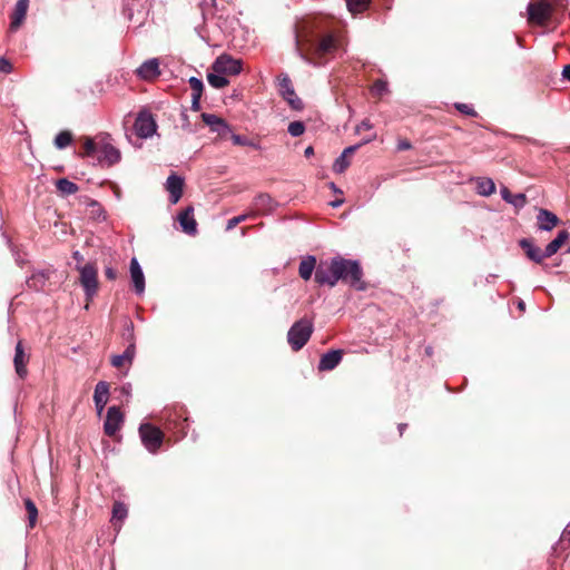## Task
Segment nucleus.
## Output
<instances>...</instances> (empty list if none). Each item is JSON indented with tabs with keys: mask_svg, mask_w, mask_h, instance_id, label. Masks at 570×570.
Masks as SVG:
<instances>
[{
	"mask_svg": "<svg viewBox=\"0 0 570 570\" xmlns=\"http://www.w3.org/2000/svg\"><path fill=\"white\" fill-rule=\"evenodd\" d=\"M362 269L356 261L335 257L331 261L321 262L315 272V282L320 285L333 287L340 279L350 283L358 289L361 285Z\"/></svg>",
	"mask_w": 570,
	"mask_h": 570,
	"instance_id": "1",
	"label": "nucleus"
},
{
	"mask_svg": "<svg viewBox=\"0 0 570 570\" xmlns=\"http://www.w3.org/2000/svg\"><path fill=\"white\" fill-rule=\"evenodd\" d=\"M295 39L299 57L308 63H321L323 58L333 55L340 48L338 41L332 35L316 39L306 32L297 31Z\"/></svg>",
	"mask_w": 570,
	"mask_h": 570,
	"instance_id": "2",
	"label": "nucleus"
},
{
	"mask_svg": "<svg viewBox=\"0 0 570 570\" xmlns=\"http://www.w3.org/2000/svg\"><path fill=\"white\" fill-rule=\"evenodd\" d=\"M313 333V323L307 318L295 322L287 333V341L294 351H299Z\"/></svg>",
	"mask_w": 570,
	"mask_h": 570,
	"instance_id": "3",
	"label": "nucleus"
},
{
	"mask_svg": "<svg viewBox=\"0 0 570 570\" xmlns=\"http://www.w3.org/2000/svg\"><path fill=\"white\" fill-rule=\"evenodd\" d=\"M80 273V284L85 289L88 298L97 293L98 289V271L94 264L77 265Z\"/></svg>",
	"mask_w": 570,
	"mask_h": 570,
	"instance_id": "4",
	"label": "nucleus"
},
{
	"mask_svg": "<svg viewBox=\"0 0 570 570\" xmlns=\"http://www.w3.org/2000/svg\"><path fill=\"white\" fill-rule=\"evenodd\" d=\"M139 433L142 444L149 452L155 453L160 448L164 434L159 429L150 424H141Z\"/></svg>",
	"mask_w": 570,
	"mask_h": 570,
	"instance_id": "5",
	"label": "nucleus"
},
{
	"mask_svg": "<svg viewBox=\"0 0 570 570\" xmlns=\"http://www.w3.org/2000/svg\"><path fill=\"white\" fill-rule=\"evenodd\" d=\"M212 70L225 76H236L242 71V60L234 59L228 55H222L214 61Z\"/></svg>",
	"mask_w": 570,
	"mask_h": 570,
	"instance_id": "6",
	"label": "nucleus"
},
{
	"mask_svg": "<svg viewBox=\"0 0 570 570\" xmlns=\"http://www.w3.org/2000/svg\"><path fill=\"white\" fill-rule=\"evenodd\" d=\"M529 19L538 24H546L552 17L553 7L550 2L538 1L528 6Z\"/></svg>",
	"mask_w": 570,
	"mask_h": 570,
	"instance_id": "7",
	"label": "nucleus"
},
{
	"mask_svg": "<svg viewBox=\"0 0 570 570\" xmlns=\"http://www.w3.org/2000/svg\"><path fill=\"white\" fill-rule=\"evenodd\" d=\"M156 129L157 124L151 114L147 111L138 114L134 124V130L138 137L145 139L149 138L156 132Z\"/></svg>",
	"mask_w": 570,
	"mask_h": 570,
	"instance_id": "8",
	"label": "nucleus"
},
{
	"mask_svg": "<svg viewBox=\"0 0 570 570\" xmlns=\"http://www.w3.org/2000/svg\"><path fill=\"white\" fill-rule=\"evenodd\" d=\"M278 90L282 97L288 102V105L295 109L301 110L303 108L302 100L296 96L295 90L292 86V81L287 75H281L278 78Z\"/></svg>",
	"mask_w": 570,
	"mask_h": 570,
	"instance_id": "9",
	"label": "nucleus"
},
{
	"mask_svg": "<svg viewBox=\"0 0 570 570\" xmlns=\"http://www.w3.org/2000/svg\"><path fill=\"white\" fill-rule=\"evenodd\" d=\"M97 158L100 163L111 166L120 160L121 155L108 139L104 138L99 141Z\"/></svg>",
	"mask_w": 570,
	"mask_h": 570,
	"instance_id": "10",
	"label": "nucleus"
},
{
	"mask_svg": "<svg viewBox=\"0 0 570 570\" xmlns=\"http://www.w3.org/2000/svg\"><path fill=\"white\" fill-rule=\"evenodd\" d=\"M203 121L210 128L213 132H216L220 138H226L232 131L227 122L214 115V114H202Z\"/></svg>",
	"mask_w": 570,
	"mask_h": 570,
	"instance_id": "11",
	"label": "nucleus"
},
{
	"mask_svg": "<svg viewBox=\"0 0 570 570\" xmlns=\"http://www.w3.org/2000/svg\"><path fill=\"white\" fill-rule=\"evenodd\" d=\"M124 422V416L117 406H111L107 411L106 421L104 424L105 433L112 436L120 430Z\"/></svg>",
	"mask_w": 570,
	"mask_h": 570,
	"instance_id": "12",
	"label": "nucleus"
},
{
	"mask_svg": "<svg viewBox=\"0 0 570 570\" xmlns=\"http://www.w3.org/2000/svg\"><path fill=\"white\" fill-rule=\"evenodd\" d=\"M184 180L177 175H170L166 181V189L170 195V202L173 204L178 203L183 195Z\"/></svg>",
	"mask_w": 570,
	"mask_h": 570,
	"instance_id": "13",
	"label": "nucleus"
},
{
	"mask_svg": "<svg viewBox=\"0 0 570 570\" xmlns=\"http://www.w3.org/2000/svg\"><path fill=\"white\" fill-rule=\"evenodd\" d=\"M537 223L540 230L550 232L559 224V218L548 209L541 208L537 215Z\"/></svg>",
	"mask_w": 570,
	"mask_h": 570,
	"instance_id": "14",
	"label": "nucleus"
},
{
	"mask_svg": "<svg viewBox=\"0 0 570 570\" xmlns=\"http://www.w3.org/2000/svg\"><path fill=\"white\" fill-rule=\"evenodd\" d=\"M130 277L137 294H142L145 291V276L137 258L130 261Z\"/></svg>",
	"mask_w": 570,
	"mask_h": 570,
	"instance_id": "15",
	"label": "nucleus"
},
{
	"mask_svg": "<svg viewBox=\"0 0 570 570\" xmlns=\"http://www.w3.org/2000/svg\"><path fill=\"white\" fill-rule=\"evenodd\" d=\"M109 399V385L108 383L100 381L97 383L95 387L94 401L97 409L98 414L102 413L104 407L106 406Z\"/></svg>",
	"mask_w": 570,
	"mask_h": 570,
	"instance_id": "16",
	"label": "nucleus"
},
{
	"mask_svg": "<svg viewBox=\"0 0 570 570\" xmlns=\"http://www.w3.org/2000/svg\"><path fill=\"white\" fill-rule=\"evenodd\" d=\"M193 207L186 208L178 215V222L186 234L194 235L197 230V223L194 218Z\"/></svg>",
	"mask_w": 570,
	"mask_h": 570,
	"instance_id": "17",
	"label": "nucleus"
},
{
	"mask_svg": "<svg viewBox=\"0 0 570 570\" xmlns=\"http://www.w3.org/2000/svg\"><path fill=\"white\" fill-rule=\"evenodd\" d=\"M360 145L350 146L343 150V153L336 158L333 164V170L337 174H342L350 166V158L357 150Z\"/></svg>",
	"mask_w": 570,
	"mask_h": 570,
	"instance_id": "18",
	"label": "nucleus"
},
{
	"mask_svg": "<svg viewBox=\"0 0 570 570\" xmlns=\"http://www.w3.org/2000/svg\"><path fill=\"white\" fill-rule=\"evenodd\" d=\"M520 246L524 249L529 259L541 263L546 256V252L537 247L531 239L523 238L520 240Z\"/></svg>",
	"mask_w": 570,
	"mask_h": 570,
	"instance_id": "19",
	"label": "nucleus"
},
{
	"mask_svg": "<svg viewBox=\"0 0 570 570\" xmlns=\"http://www.w3.org/2000/svg\"><path fill=\"white\" fill-rule=\"evenodd\" d=\"M341 360H342L341 351H330L321 357L320 364H318V370L331 371L340 364Z\"/></svg>",
	"mask_w": 570,
	"mask_h": 570,
	"instance_id": "20",
	"label": "nucleus"
},
{
	"mask_svg": "<svg viewBox=\"0 0 570 570\" xmlns=\"http://www.w3.org/2000/svg\"><path fill=\"white\" fill-rule=\"evenodd\" d=\"M136 348L135 344L128 345L122 354L111 356V365L120 368L125 365L130 366L135 357Z\"/></svg>",
	"mask_w": 570,
	"mask_h": 570,
	"instance_id": "21",
	"label": "nucleus"
},
{
	"mask_svg": "<svg viewBox=\"0 0 570 570\" xmlns=\"http://www.w3.org/2000/svg\"><path fill=\"white\" fill-rule=\"evenodd\" d=\"M29 0H18L11 20V29L17 30L26 18Z\"/></svg>",
	"mask_w": 570,
	"mask_h": 570,
	"instance_id": "22",
	"label": "nucleus"
},
{
	"mask_svg": "<svg viewBox=\"0 0 570 570\" xmlns=\"http://www.w3.org/2000/svg\"><path fill=\"white\" fill-rule=\"evenodd\" d=\"M14 367L16 372L20 377H24L27 374L26 364L28 362V356L26 355L22 343L18 342L16 346V354H14Z\"/></svg>",
	"mask_w": 570,
	"mask_h": 570,
	"instance_id": "23",
	"label": "nucleus"
},
{
	"mask_svg": "<svg viewBox=\"0 0 570 570\" xmlns=\"http://www.w3.org/2000/svg\"><path fill=\"white\" fill-rule=\"evenodd\" d=\"M138 75L142 79H153L156 78L159 75V63L157 59H149L145 61L139 68H138Z\"/></svg>",
	"mask_w": 570,
	"mask_h": 570,
	"instance_id": "24",
	"label": "nucleus"
},
{
	"mask_svg": "<svg viewBox=\"0 0 570 570\" xmlns=\"http://www.w3.org/2000/svg\"><path fill=\"white\" fill-rule=\"evenodd\" d=\"M568 239L569 233L567 230L559 232L557 237L546 246L544 252L547 258L554 255Z\"/></svg>",
	"mask_w": 570,
	"mask_h": 570,
	"instance_id": "25",
	"label": "nucleus"
},
{
	"mask_svg": "<svg viewBox=\"0 0 570 570\" xmlns=\"http://www.w3.org/2000/svg\"><path fill=\"white\" fill-rule=\"evenodd\" d=\"M502 198L513 205L515 208H522L527 203V197L524 194H515L512 195L508 187H502L501 190Z\"/></svg>",
	"mask_w": 570,
	"mask_h": 570,
	"instance_id": "26",
	"label": "nucleus"
},
{
	"mask_svg": "<svg viewBox=\"0 0 570 570\" xmlns=\"http://www.w3.org/2000/svg\"><path fill=\"white\" fill-rule=\"evenodd\" d=\"M316 267H317L316 258L314 256H307L299 263V268H298L299 276L303 279L308 281L311 278L314 269L316 271Z\"/></svg>",
	"mask_w": 570,
	"mask_h": 570,
	"instance_id": "27",
	"label": "nucleus"
},
{
	"mask_svg": "<svg viewBox=\"0 0 570 570\" xmlns=\"http://www.w3.org/2000/svg\"><path fill=\"white\" fill-rule=\"evenodd\" d=\"M476 191L481 196H490L495 191L494 181L490 178H479L476 180Z\"/></svg>",
	"mask_w": 570,
	"mask_h": 570,
	"instance_id": "28",
	"label": "nucleus"
},
{
	"mask_svg": "<svg viewBox=\"0 0 570 570\" xmlns=\"http://www.w3.org/2000/svg\"><path fill=\"white\" fill-rule=\"evenodd\" d=\"M208 83L217 89L224 88L228 85V80L224 73L212 71L207 75Z\"/></svg>",
	"mask_w": 570,
	"mask_h": 570,
	"instance_id": "29",
	"label": "nucleus"
},
{
	"mask_svg": "<svg viewBox=\"0 0 570 570\" xmlns=\"http://www.w3.org/2000/svg\"><path fill=\"white\" fill-rule=\"evenodd\" d=\"M57 188L65 195H71L78 190L77 185L66 178H61L57 181Z\"/></svg>",
	"mask_w": 570,
	"mask_h": 570,
	"instance_id": "30",
	"label": "nucleus"
},
{
	"mask_svg": "<svg viewBox=\"0 0 570 570\" xmlns=\"http://www.w3.org/2000/svg\"><path fill=\"white\" fill-rule=\"evenodd\" d=\"M370 3V0H346V6L350 12L358 13L364 11Z\"/></svg>",
	"mask_w": 570,
	"mask_h": 570,
	"instance_id": "31",
	"label": "nucleus"
},
{
	"mask_svg": "<svg viewBox=\"0 0 570 570\" xmlns=\"http://www.w3.org/2000/svg\"><path fill=\"white\" fill-rule=\"evenodd\" d=\"M71 134L68 131H61L56 136L55 145L57 148L62 149L71 142Z\"/></svg>",
	"mask_w": 570,
	"mask_h": 570,
	"instance_id": "32",
	"label": "nucleus"
},
{
	"mask_svg": "<svg viewBox=\"0 0 570 570\" xmlns=\"http://www.w3.org/2000/svg\"><path fill=\"white\" fill-rule=\"evenodd\" d=\"M26 509L28 512L29 524L31 528H33L36 524V521H37V517H38L37 507L35 505V503L31 500L28 499V500H26Z\"/></svg>",
	"mask_w": 570,
	"mask_h": 570,
	"instance_id": "33",
	"label": "nucleus"
},
{
	"mask_svg": "<svg viewBox=\"0 0 570 570\" xmlns=\"http://www.w3.org/2000/svg\"><path fill=\"white\" fill-rule=\"evenodd\" d=\"M127 508L121 502H116L112 508V520L122 521L127 517Z\"/></svg>",
	"mask_w": 570,
	"mask_h": 570,
	"instance_id": "34",
	"label": "nucleus"
},
{
	"mask_svg": "<svg viewBox=\"0 0 570 570\" xmlns=\"http://www.w3.org/2000/svg\"><path fill=\"white\" fill-rule=\"evenodd\" d=\"M288 132L293 137H299L305 131V126L302 121H292L287 128Z\"/></svg>",
	"mask_w": 570,
	"mask_h": 570,
	"instance_id": "35",
	"label": "nucleus"
},
{
	"mask_svg": "<svg viewBox=\"0 0 570 570\" xmlns=\"http://www.w3.org/2000/svg\"><path fill=\"white\" fill-rule=\"evenodd\" d=\"M188 82H189L190 89L193 90L191 96L202 97V92H203V88H204L203 81L196 77H191V78H189Z\"/></svg>",
	"mask_w": 570,
	"mask_h": 570,
	"instance_id": "36",
	"label": "nucleus"
},
{
	"mask_svg": "<svg viewBox=\"0 0 570 570\" xmlns=\"http://www.w3.org/2000/svg\"><path fill=\"white\" fill-rule=\"evenodd\" d=\"M372 94L382 97L385 92H387V83L383 80H377L372 86Z\"/></svg>",
	"mask_w": 570,
	"mask_h": 570,
	"instance_id": "37",
	"label": "nucleus"
},
{
	"mask_svg": "<svg viewBox=\"0 0 570 570\" xmlns=\"http://www.w3.org/2000/svg\"><path fill=\"white\" fill-rule=\"evenodd\" d=\"M98 146H99V141L98 142H95L94 140L91 139H88L86 142H85V151H86V155L88 156H97L98 155Z\"/></svg>",
	"mask_w": 570,
	"mask_h": 570,
	"instance_id": "38",
	"label": "nucleus"
},
{
	"mask_svg": "<svg viewBox=\"0 0 570 570\" xmlns=\"http://www.w3.org/2000/svg\"><path fill=\"white\" fill-rule=\"evenodd\" d=\"M230 139H232L233 144L237 145V146H253V147H255V145L252 141H249L246 137L240 136V135L230 134Z\"/></svg>",
	"mask_w": 570,
	"mask_h": 570,
	"instance_id": "39",
	"label": "nucleus"
},
{
	"mask_svg": "<svg viewBox=\"0 0 570 570\" xmlns=\"http://www.w3.org/2000/svg\"><path fill=\"white\" fill-rule=\"evenodd\" d=\"M246 218H247L246 214L230 218L227 222L226 229L230 230V229L235 228L239 223L244 222Z\"/></svg>",
	"mask_w": 570,
	"mask_h": 570,
	"instance_id": "40",
	"label": "nucleus"
},
{
	"mask_svg": "<svg viewBox=\"0 0 570 570\" xmlns=\"http://www.w3.org/2000/svg\"><path fill=\"white\" fill-rule=\"evenodd\" d=\"M456 108L458 110H460L461 112L465 114V115H470V116H474L475 115V111L473 110V108L469 105H465V104H458L456 105Z\"/></svg>",
	"mask_w": 570,
	"mask_h": 570,
	"instance_id": "41",
	"label": "nucleus"
},
{
	"mask_svg": "<svg viewBox=\"0 0 570 570\" xmlns=\"http://www.w3.org/2000/svg\"><path fill=\"white\" fill-rule=\"evenodd\" d=\"M12 69V66L9 60L4 58H0V72H10Z\"/></svg>",
	"mask_w": 570,
	"mask_h": 570,
	"instance_id": "42",
	"label": "nucleus"
},
{
	"mask_svg": "<svg viewBox=\"0 0 570 570\" xmlns=\"http://www.w3.org/2000/svg\"><path fill=\"white\" fill-rule=\"evenodd\" d=\"M90 207L92 208V210H91L92 215H95L97 217H100L102 215V209L98 203L91 202Z\"/></svg>",
	"mask_w": 570,
	"mask_h": 570,
	"instance_id": "43",
	"label": "nucleus"
},
{
	"mask_svg": "<svg viewBox=\"0 0 570 570\" xmlns=\"http://www.w3.org/2000/svg\"><path fill=\"white\" fill-rule=\"evenodd\" d=\"M372 124L368 120H363L360 125L356 126V131L360 134L363 130H371Z\"/></svg>",
	"mask_w": 570,
	"mask_h": 570,
	"instance_id": "44",
	"label": "nucleus"
},
{
	"mask_svg": "<svg viewBox=\"0 0 570 570\" xmlns=\"http://www.w3.org/2000/svg\"><path fill=\"white\" fill-rule=\"evenodd\" d=\"M105 274H106L107 278H109V279H115L117 276L116 271L111 267L106 268Z\"/></svg>",
	"mask_w": 570,
	"mask_h": 570,
	"instance_id": "45",
	"label": "nucleus"
},
{
	"mask_svg": "<svg viewBox=\"0 0 570 570\" xmlns=\"http://www.w3.org/2000/svg\"><path fill=\"white\" fill-rule=\"evenodd\" d=\"M399 150H406L411 148V144L407 140H401L397 145Z\"/></svg>",
	"mask_w": 570,
	"mask_h": 570,
	"instance_id": "46",
	"label": "nucleus"
},
{
	"mask_svg": "<svg viewBox=\"0 0 570 570\" xmlns=\"http://www.w3.org/2000/svg\"><path fill=\"white\" fill-rule=\"evenodd\" d=\"M193 100H191V108L194 110H198L200 105H199V100H200V97H196V96H191Z\"/></svg>",
	"mask_w": 570,
	"mask_h": 570,
	"instance_id": "47",
	"label": "nucleus"
},
{
	"mask_svg": "<svg viewBox=\"0 0 570 570\" xmlns=\"http://www.w3.org/2000/svg\"><path fill=\"white\" fill-rule=\"evenodd\" d=\"M72 257L77 261V265H81L83 262V256L78 250L73 252Z\"/></svg>",
	"mask_w": 570,
	"mask_h": 570,
	"instance_id": "48",
	"label": "nucleus"
},
{
	"mask_svg": "<svg viewBox=\"0 0 570 570\" xmlns=\"http://www.w3.org/2000/svg\"><path fill=\"white\" fill-rule=\"evenodd\" d=\"M562 75L566 79L570 80V65H567L564 68H563V71H562Z\"/></svg>",
	"mask_w": 570,
	"mask_h": 570,
	"instance_id": "49",
	"label": "nucleus"
},
{
	"mask_svg": "<svg viewBox=\"0 0 570 570\" xmlns=\"http://www.w3.org/2000/svg\"><path fill=\"white\" fill-rule=\"evenodd\" d=\"M305 156L306 157H311L312 155H314V149L312 146H308L305 151H304Z\"/></svg>",
	"mask_w": 570,
	"mask_h": 570,
	"instance_id": "50",
	"label": "nucleus"
},
{
	"mask_svg": "<svg viewBox=\"0 0 570 570\" xmlns=\"http://www.w3.org/2000/svg\"><path fill=\"white\" fill-rule=\"evenodd\" d=\"M269 197L266 196V195H259L257 198H256V202H261V203H265L266 200H268Z\"/></svg>",
	"mask_w": 570,
	"mask_h": 570,
	"instance_id": "51",
	"label": "nucleus"
},
{
	"mask_svg": "<svg viewBox=\"0 0 570 570\" xmlns=\"http://www.w3.org/2000/svg\"><path fill=\"white\" fill-rule=\"evenodd\" d=\"M122 392L126 393V394H129L130 393V390H131V385L130 384H126L121 387Z\"/></svg>",
	"mask_w": 570,
	"mask_h": 570,
	"instance_id": "52",
	"label": "nucleus"
},
{
	"mask_svg": "<svg viewBox=\"0 0 570 570\" xmlns=\"http://www.w3.org/2000/svg\"><path fill=\"white\" fill-rule=\"evenodd\" d=\"M551 4H552V7H554V6L556 7H558V6L563 7L562 0H554L553 3H551Z\"/></svg>",
	"mask_w": 570,
	"mask_h": 570,
	"instance_id": "53",
	"label": "nucleus"
},
{
	"mask_svg": "<svg viewBox=\"0 0 570 570\" xmlns=\"http://www.w3.org/2000/svg\"><path fill=\"white\" fill-rule=\"evenodd\" d=\"M342 203H343V200H342V199H340V200L332 202V203H331V205H332L333 207H338V206H341V205H342Z\"/></svg>",
	"mask_w": 570,
	"mask_h": 570,
	"instance_id": "54",
	"label": "nucleus"
},
{
	"mask_svg": "<svg viewBox=\"0 0 570 570\" xmlns=\"http://www.w3.org/2000/svg\"><path fill=\"white\" fill-rule=\"evenodd\" d=\"M373 139H375V134H374V135H372L371 137L366 138V139L363 141V144L370 142V141H372Z\"/></svg>",
	"mask_w": 570,
	"mask_h": 570,
	"instance_id": "55",
	"label": "nucleus"
},
{
	"mask_svg": "<svg viewBox=\"0 0 570 570\" xmlns=\"http://www.w3.org/2000/svg\"><path fill=\"white\" fill-rule=\"evenodd\" d=\"M406 424H400L399 425V430H400V434L403 433L404 429H405Z\"/></svg>",
	"mask_w": 570,
	"mask_h": 570,
	"instance_id": "56",
	"label": "nucleus"
},
{
	"mask_svg": "<svg viewBox=\"0 0 570 570\" xmlns=\"http://www.w3.org/2000/svg\"><path fill=\"white\" fill-rule=\"evenodd\" d=\"M518 306H519V308H520L521 311H523V309H524V302H522V301H521V302H519Z\"/></svg>",
	"mask_w": 570,
	"mask_h": 570,
	"instance_id": "57",
	"label": "nucleus"
}]
</instances>
